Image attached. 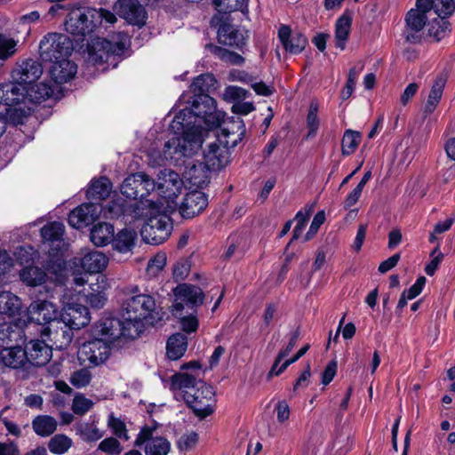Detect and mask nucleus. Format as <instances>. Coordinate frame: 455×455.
<instances>
[{"label":"nucleus","mask_w":455,"mask_h":455,"mask_svg":"<svg viewBox=\"0 0 455 455\" xmlns=\"http://www.w3.org/2000/svg\"><path fill=\"white\" fill-rule=\"evenodd\" d=\"M224 114L217 110L216 101L207 93L193 97L191 108L181 109L173 118L172 126L176 124L190 125L200 118L209 128L218 127L223 120Z\"/></svg>","instance_id":"f257e3e1"},{"label":"nucleus","mask_w":455,"mask_h":455,"mask_svg":"<svg viewBox=\"0 0 455 455\" xmlns=\"http://www.w3.org/2000/svg\"><path fill=\"white\" fill-rule=\"evenodd\" d=\"M129 46L130 38L124 32L115 33L109 38L97 37L89 45V60L94 65L107 63L116 68Z\"/></svg>","instance_id":"f03ea898"},{"label":"nucleus","mask_w":455,"mask_h":455,"mask_svg":"<svg viewBox=\"0 0 455 455\" xmlns=\"http://www.w3.org/2000/svg\"><path fill=\"white\" fill-rule=\"evenodd\" d=\"M156 312V300L149 294H137L127 298L122 304V315L132 326L131 336H139L144 327L143 321L153 324Z\"/></svg>","instance_id":"7ed1b4c3"},{"label":"nucleus","mask_w":455,"mask_h":455,"mask_svg":"<svg viewBox=\"0 0 455 455\" xmlns=\"http://www.w3.org/2000/svg\"><path fill=\"white\" fill-rule=\"evenodd\" d=\"M172 129L180 131L182 137H172L164 143V156L165 159H172L176 155L179 156H189L195 154L203 144V132L200 124L190 125L176 124L172 125Z\"/></svg>","instance_id":"20e7f679"},{"label":"nucleus","mask_w":455,"mask_h":455,"mask_svg":"<svg viewBox=\"0 0 455 455\" xmlns=\"http://www.w3.org/2000/svg\"><path fill=\"white\" fill-rule=\"evenodd\" d=\"M431 0H416L415 8L405 15L403 36L407 43L419 44L425 37V27L432 15Z\"/></svg>","instance_id":"39448f33"},{"label":"nucleus","mask_w":455,"mask_h":455,"mask_svg":"<svg viewBox=\"0 0 455 455\" xmlns=\"http://www.w3.org/2000/svg\"><path fill=\"white\" fill-rule=\"evenodd\" d=\"M72 49V42L68 36L54 32L45 35L39 44L41 60L50 63L68 58Z\"/></svg>","instance_id":"423d86ee"},{"label":"nucleus","mask_w":455,"mask_h":455,"mask_svg":"<svg viewBox=\"0 0 455 455\" xmlns=\"http://www.w3.org/2000/svg\"><path fill=\"white\" fill-rule=\"evenodd\" d=\"M132 326L124 318L104 317L100 319L93 328L94 336L106 341L109 345L121 338L135 339L138 336H131Z\"/></svg>","instance_id":"0eeeda50"},{"label":"nucleus","mask_w":455,"mask_h":455,"mask_svg":"<svg viewBox=\"0 0 455 455\" xmlns=\"http://www.w3.org/2000/svg\"><path fill=\"white\" fill-rule=\"evenodd\" d=\"M183 397L196 416L204 419L212 413L214 391L212 386L199 380L197 387L193 391H186Z\"/></svg>","instance_id":"6e6552de"},{"label":"nucleus","mask_w":455,"mask_h":455,"mask_svg":"<svg viewBox=\"0 0 455 455\" xmlns=\"http://www.w3.org/2000/svg\"><path fill=\"white\" fill-rule=\"evenodd\" d=\"M172 230L171 218L165 214H157L150 217L143 225L140 235L147 243L157 245L168 239Z\"/></svg>","instance_id":"1a4fd4ad"},{"label":"nucleus","mask_w":455,"mask_h":455,"mask_svg":"<svg viewBox=\"0 0 455 455\" xmlns=\"http://www.w3.org/2000/svg\"><path fill=\"white\" fill-rule=\"evenodd\" d=\"M175 297L172 305V312H196V308L200 307L204 299L203 290L196 285L189 283L179 284L173 290Z\"/></svg>","instance_id":"9d476101"},{"label":"nucleus","mask_w":455,"mask_h":455,"mask_svg":"<svg viewBox=\"0 0 455 455\" xmlns=\"http://www.w3.org/2000/svg\"><path fill=\"white\" fill-rule=\"evenodd\" d=\"M211 26L217 28L218 41L220 44L242 49L248 38L244 30L239 29L228 22L225 15H214L211 20Z\"/></svg>","instance_id":"9b49d317"},{"label":"nucleus","mask_w":455,"mask_h":455,"mask_svg":"<svg viewBox=\"0 0 455 455\" xmlns=\"http://www.w3.org/2000/svg\"><path fill=\"white\" fill-rule=\"evenodd\" d=\"M120 189L127 198L144 199L156 189V181L144 172H137L128 176Z\"/></svg>","instance_id":"f8f14e48"},{"label":"nucleus","mask_w":455,"mask_h":455,"mask_svg":"<svg viewBox=\"0 0 455 455\" xmlns=\"http://www.w3.org/2000/svg\"><path fill=\"white\" fill-rule=\"evenodd\" d=\"M41 336L56 349L67 348L73 339V329L61 317L41 329Z\"/></svg>","instance_id":"ddd939ff"},{"label":"nucleus","mask_w":455,"mask_h":455,"mask_svg":"<svg viewBox=\"0 0 455 455\" xmlns=\"http://www.w3.org/2000/svg\"><path fill=\"white\" fill-rule=\"evenodd\" d=\"M90 8H77L72 10L67 16L65 20V29L67 32L77 36H85L96 29L92 22Z\"/></svg>","instance_id":"4468645a"},{"label":"nucleus","mask_w":455,"mask_h":455,"mask_svg":"<svg viewBox=\"0 0 455 455\" xmlns=\"http://www.w3.org/2000/svg\"><path fill=\"white\" fill-rule=\"evenodd\" d=\"M110 353V345L95 336L85 342L79 350V359L88 363L89 366H98L106 362Z\"/></svg>","instance_id":"2eb2a0df"},{"label":"nucleus","mask_w":455,"mask_h":455,"mask_svg":"<svg viewBox=\"0 0 455 455\" xmlns=\"http://www.w3.org/2000/svg\"><path fill=\"white\" fill-rule=\"evenodd\" d=\"M182 188L183 180L176 172L164 169L157 174L156 189L162 197L168 201L172 202L181 193Z\"/></svg>","instance_id":"dca6fc26"},{"label":"nucleus","mask_w":455,"mask_h":455,"mask_svg":"<svg viewBox=\"0 0 455 455\" xmlns=\"http://www.w3.org/2000/svg\"><path fill=\"white\" fill-rule=\"evenodd\" d=\"M155 428L144 427L139 433L135 442V446H141L145 443L146 455H167L171 450L170 442L164 437H153Z\"/></svg>","instance_id":"f3484780"},{"label":"nucleus","mask_w":455,"mask_h":455,"mask_svg":"<svg viewBox=\"0 0 455 455\" xmlns=\"http://www.w3.org/2000/svg\"><path fill=\"white\" fill-rule=\"evenodd\" d=\"M113 10L132 25L143 26L147 20V12L138 0H117Z\"/></svg>","instance_id":"a211bd4d"},{"label":"nucleus","mask_w":455,"mask_h":455,"mask_svg":"<svg viewBox=\"0 0 455 455\" xmlns=\"http://www.w3.org/2000/svg\"><path fill=\"white\" fill-rule=\"evenodd\" d=\"M28 317L30 322L44 327L58 319V311L53 303L38 299L28 307Z\"/></svg>","instance_id":"6ab92c4d"},{"label":"nucleus","mask_w":455,"mask_h":455,"mask_svg":"<svg viewBox=\"0 0 455 455\" xmlns=\"http://www.w3.org/2000/svg\"><path fill=\"white\" fill-rule=\"evenodd\" d=\"M208 205L206 195L198 190L186 194L179 206V212L183 218L190 219L200 214Z\"/></svg>","instance_id":"aec40b11"},{"label":"nucleus","mask_w":455,"mask_h":455,"mask_svg":"<svg viewBox=\"0 0 455 455\" xmlns=\"http://www.w3.org/2000/svg\"><path fill=\"white\" fill-rule=\"evenodd\" d=\"M43 340L32 339L26 345V352L28 363L34 366H43L46 364L52 358V347Z\"/></svg>","instance_id":"412c9836"},{"label":"nucleus","mask_w":455,"mask_h":455,"mask_svg":"<svg viewBox=\"0 0 455 455\" xmlns=\"http://www.w3.org/2000/svg\"><path fill=\"white\" fill-rule=\"evenodd\" d=\"M43 74V68L39 61L28 59L19 64L18 68L13 71V78L20 84H31L36 82Z\"/></svg>","instance_id":"4be33fe9"},{"label":"nucleus","mask_w":455,"mask_h":455,"mask_svg":"<svg viewBox=\"0 0 455 455\" xmlns=\"http://www.w3.org/2000/svg\"><path fill=\"white\" fill-rule=\"evenodd\" d=\"M28 92V87L16 82L0 84V104L5 108L22 102Z\"/></svg>","instance_id":"5701e85b"},{"label":"nucleus","mask_w":455,"mask_h":455,"mask_svg":"<svg viewBox=\"0 0 455 455\" xmlns=\"http://www.w3.org/2000/svg\"><path fill=\"white\" fill-rule=\"evenodd\" d=\"M108 259L104 253L98 251L84 252L80 258H75V264L88 273L96 274L103 271L108 266Z\"/></svg>","instance_id":"b1692460"},{"label":"nucleus","mask_w":455,"mask_h":455,"mask_svg":"<svg viewBox=\"0 0 455 455\" xmlns=\"http://www.w3.org/2000/svg\"><path fill=\"white\" fill-rule=\"evenodd\" d=\"M24 343L25 334L20 323L9 322L0 324V347L4 348Z\"/></svg>","instance_id":"393cba45"},{"label":"nucleus","mask_w":455,"mask_h":455,"mask_svg":"<svg viewBox=\"0 0 455 455\" xmlns=\"http://www.w3.org/2000/svg\"><path fill=\"white\" fill-rule=\"evenodd\" d=\"M97 217L96 205L93 204H84L76 207L69 213L68 223L76 228H80L93 223Z\"/></svg>","instance_id":"a878e982"},{"label":"nucleus","mask_w":455,"mask_h":455,"mask_svg":"<svg viewBox=\"0 0 455 455\" xmlns=\"http://www.w3.org/2000/svg\"><path fill=\"white\" fill-rule=\"evenodd\" d=\"M76 63L69 60L68 58L54 61L49 68L50 76L56 84H64L70 81L76 76Z\"/></svg>","instance_id":"bb28decb"},{"label":"nucleus","mask_w":455,"mask_h":455,"mask_svg":"<svg viewBox=\"0 0 455 455\" xmlns=\"http://www.w3.org/2000/svg\"><path fill=\"white\" fill-rule=\"evenodd\" d=\"M204 164L212 171L220 170L229 162L228 149L218 143H211L204 153Z\"/></svg>","instance_id":"cd10ccee"},{"label":"nucleus","mask_w":455,"mask_h":455,"mask_svg":"<svg viewBox=\"0 0 455 455\" xmlns=\"http://www.w3.org/2000/svg\"><path fill=\"white\" fill-rule=\"evenodd\" d=\"M278 37L284 49L291 54L300 53L307 44V38L300 33L291 34L288 26L283 25L279 28Z\"/></svg>","instance_id":"c85d7f7f"},{"label":"nucleus","mask_w":455,"mask_h":455,"mask_svg":"<svg viewBox=\"0 0 455 455\" xmlns=\"http://www.w3.org/2000/svg\"><path fill=\"white\" fill-rule=\"evenodd\" d=\"M65 226L60 222H51L41 228V235L44 243L52 248V251H60L63 243V235Z\"/></svg>","instance_id":"c756f323"},{"label":"nucleus","mask_w":455,"mask_h":455,"mask_svg":"<svg viewBox=\"0 0 455 455\" xmlns=\"http://www.w3.org/2000/svg\"><path fill=\"white\" fill-rule=\"evenodd\" d=\"M24 344H17L14 346L4 347L0 352V358L3 363L10 368L17 369L25 365L28 362Z\"/></svg>","instance_id":"7c9ffc66"},{"label":"nucleus","mask_w":455,"mask_h":455,"mask_svg":"<svg viewBox=\"0 0 455 455\" xmlns=\"http://www.w3.org/2000/svg\"><path fill=\"white\" fill-rule=\"evenodd\" d=\"M245 132L246 129L243 121L237 117L229 122L227 127L222 129L221 135L225 140L220 141L225 144L224 147H226V148H235L243 140Z\"/></svg>","instance_id":"2f4dec72"},{"label":"nucleus","mask_w":455,"mask_h":455,"mask_svg":"<svg viewBox=\"0 0 455 455\" xmlns=\"http://www.w3.org/2000/svg\"><path fill=\"white\" fill-rule=\"evenodd\" d=\"M210 170L204 163L198 162L188 167L185 178L192 187L203 188L210 181Z\"/></svg>","instance_id":"473e14b6"},{"label":"nucleus","mask_w":455,"mask_h":455,"mask_svg":"<svg viewBox=\"0 0 455 455\" xmlns=\"http://www.w3.org/2000/svg\"><path fill=\"white\" fill-rule=\"evenodd\" d=\"M22 309L21 299L8 291H0V315L12 318L20 314Z\"/></svg>","instance_id":"72a5a7b5"},{"label":"nucleus","mask_w":455,"mask_h":455,"mask_svg":"<svg viewBox=\"0 0 455 455\" xmlns=\"http://www.w3.org/2000/svg\"><path fill=\"white\" fill-rule=\"evenodd\" d=\"M61 317L73 330H79L90 323L88 308L84 306L68 307V311L61 315Z\"/></svg>","instance_id":"f704fd0d"},{"label":"nucleus","mask_w":455,"mask_h":455,"mask_svg":"<svg viewBox=\"0 0 455 455\" xmlns=\"http://www.w3.org/2000/svg\"><path fill=\"white\" fill-rule=\"evenodd\" d=\"M446 78L443 75H439L435 79L430 92L428 94L427 100L424 107L423 114L425 117L431 115L435 111L437 105L439 104L443 96Z\"/></svg>","instance_id":"c9c22d12"},{"label":"nucleus","mask_w":455,"mask_h":455,"mask_svg":"<svg viewBox=\"0 0 455 455\" xmlns=\"http://www.w3.org/2000/svg\"><path fill=\"white\" fill-rule=\"evenodd\" d=\"M137 240V232L132 228H125L120 230L113 238V247L115 250L125 253L131 251L135 246Z\"/></svg>","instance_id":"e433bc0d"},{"label":"nucleus","mask_w":455,"mask_h":455,"mask_svg":"<svg viewBox=\"0 0 455 455\" xmlns=\"http://www.w3.org/2000/svg\"><path fill=\"white\" fill-rule=\"evenodd\" d=\"M91 241L96 246H105L114 238V227L107 222H100L91 229Z\"/></svg>","instance_id":"4c0bfd02"},{"label":"nucleus","mask_w":455,"mask_h":455,"mask_svg":"<svg viewBox=\"0 0 455 455\" xmlns=\"http://www.w3.org/2000/svg\"><path fill=\"white\" fill-rule=\"evenodd\" d=\"M188 347L187 337L182 333H175L172 335L166 344V354L169 359H180Z\"/></svg>","instance_id":"58836bf2"},{"label":"nucleus","mask_w":455,"mask_h":455,"mask_svg":"<svg viewBox=\"0 0 455 455\" xmlns=\"http://www.w3.org/2000/svg\"><path fill=\"white\" fill-rule=\"evenodd\" d=\"M427 27V35L437 42L445 37L451 31L450 22L442 16H431Z\"/></svg>","instance_id":"ea45409f"},{"label":"nucleus","mask_w":455,"mask_h":455,"mask_svg":"<svg viewBox=\"0 0 455 455\" xmlns=\"http://www.w3.org/2000/svg\"><path fill=\"white\" fill-rule=\"evenodd\" d=\"M57 420L49 415H38L32 420L34 432L42 437L53 434L57 429Z\"/></svg>","instance_id":"a19ab883"},{"label":"nucleus","mask_w":455,"mask_h":455,"mask_svg":"<svg viewBox=\"0 0 455 455\" xmlns=\"http://www.w3.org/2000/svg\"><path fill=\"white\" fill-rule=\"evenodd\" d=\"M20 277L27 285L35 287L44 283L48 276L41 267L29 266L20 270Z\"/></svg>","instance_id":"79ce46f5"},{"label":"nucleus","mask_w":455,"mask_h":455,"mask_svg":"<svg viewBox=\"0 0 455 455\" xmlns=\"http://www.w3.org/2000/svg\"><path fill=\"white\" fill-rule=\"evenodd\" d=\"M196 379V375L188 372L175 373L171 379L172 389L181 390L183 395H186V391H193L197 387L199 380Z\"/></svg>","instance_id":"37998d69"},{"label":"nucleus","mask_w":455,"mask_h":455,"mask_svg":"<svg viewBox=\"0 0 455 455\" xmlns=\"http://www.w3.org/2000/svg\"><path fill=\"white\" fill-rule=\"evenodd\" d=\"M206 49L214 56L226 63L237 66L243 65L244 63V58L242 55L226 48L209 44L206 45Z\"/></svg>","instance_id":"c03bdc74"},{"label":"nucleus","mask_w":455,"mask_h":455,"mask_svg":"<svg viewBox=\"0 0 455 455\" xmlns=\"http://www.w3.org/2000/svg\"><path fill=\"white\" fill-rule=\"evenodd\" d=\"M217 80L209 73L203 74L196 77L191 84V90L194 96L201 95V93L211 92L216 89Z\"/></svg>","instance_id":"a18cd8bd"},{"label":"nucleus","mask_w":455,"mask_h":455,"mask_svg":"<svg viewBox=\"0 0 455 455\" xmlns=\"http://www.w3.org/2000/svg\"><path fill=\"white\" fill-rule=\"evenodd\" d=\"M111 190V183L106 177L93 180L87 190V197L93 200L106 199Z\"/></svg>","instance_id":"49530a36"},{"label":"nucleus","mask_w":455,"mask_h":455,"mask_svg":"<svg viewBox=\"0 0 455 455\" xmlns=\"http://www.w3.org/2000/svg\"><path fill=\"white\" fill-rule=\"evenodd\" d=\"M352 18L347 12L340 16L336 22L335 37L336 45L341 50L345 49V43L348 37Z\"/></svg>","instance_id":"de8ad7c7"},{"label":"nucleus","mask_w":455,"mask_h":455,"mask_svg":"<svg viewBox=\"0 0 455 455\" xmlns=\"http://www.w3.org/2000/svg\"><path fill=\"white\" fill-rule=\"evenodd\" d=\"M249 0H214L215 8L219 13L217 15H225L228 17V13L235 11H241L242 12H248L247 4Z\"/></svg>","instance_id":"09e8293b"},{"label":"nucleus","mask_w":455,"mask_h":455,"mask_svg":"<svg viewBox=\"0 0 455 455\" xmlns=\"http://www.w3.org/2000/svg\"><path fill=\"white\" fill-rule=\"evenodd\" d=\"M362 140V135L359 132L354 130H346L342 141H341V153L343 156L352 155L357 147L359 146Z\"/></svg>","instance_id":"8fccbe9b"},{"label":"nucleus","mask_w":455,"mask_h":455,"mask_svg":"<svg viewBox=\"0 0 455 455\" xmlns=\"http://www.w3.org/2000/svg\"><path fill=\"white\" fill-rule=\"evenodd\" d=\"M76 432L83 441L86 443L96 442L103 437L104 433L93 423H80L76 427Z\"/></svg>","instance_id":"3c124183"},{"label":"nucleus","mask_w":455,"mask_h":455,"mask_svg":"<svg viewBox=\"0 0 455 455\" xmlns=\"http://www.w3.org/2000/svg\"><path fill=\"white\" fill-rule=\"evenodd\" d=\"M72 440L63 434H59L51 438L48 443V448L53 454H64L72 446Z\"/></svg>","instance_id":"603ef678"},{"label":"nucleus","mask_w":455,"mask_h":455,"mask_svg":"<svg viewBox=\"0 0 455 455\" xmlns=\"http://www.w3.org/2000/svg\"><path fill=\"white\" fill-rule=\"evenodd\" d=\"M173 315L180 320V326L183 331L191 333L196 331L198 328V320L196 318V312L185 311V312H172Z\"/></svg>","instance_id":"864d4df0"},{"label":"nucleus","mask_w":455,"mask_h":455,"mask_svg":"<svg viewBox=\"0 0 455 455\" xmlns=\"http://www.w3.org/2000/svg\"><path fill=\"white\" fill-rule=\"evenodd\" d=\"M319 106L317 101H311L308 113L307 116V126L308 128V132L307 137L313 138L316 135L318 128H319V119L317 116Z\"/></svg>","instance_id":"5fc2aeb1"},{"label":"nucleus","mask_w":455,"mask_h":455,"mask_svg":"<svg viewBox=\"0 0 455 455\" xmlns=\"http://www.w3.org/2000/svg\"><path fill=\"white\" fill-rule=\"evenodd\" d=\"M17 41L4 34H0V61H5L17 51Z\"/></svg>","instance_id":"6e6d98bb"},{"label":"nucleus","mask_w":455,"mask_h":455,"mask_svg":"<svg viewBox=\"0 0 455 455\" xmlns=\"http://www.w3.org/2000/svg\"><path fill=\"white\" fill-rule=\"evenodd\" d=\"M432 15L447 18L451 16L455 10L454 0H431Z\"/></svg>","instance_id":"4d7b16f0"},{"label":"nucleus","mask_w":455,"mask_h":455,"mask_svg":"<svg viewBox=\"0 0 455 455\" xmlns=\"http://www.w3.org/2000/svg\"><path fill=\"white\" fill-rule=\"evenodd\" d=\"M91 12V19H92V23L96 27H100L103 20H106L108 23L113 24L115 23L117 19L116 15L104 8L95 9V8H90Z\"/></svg>","instance_id":"13d9d810"},{"label":"nucleus","mask_w":455,"mask_h":455,"mask_svg":"<svg viewBox=\"0 0 455 455\" xmlns=\"http://www.w3.org/2000/svg\"><path fill=\"white\" fill-rule=\"evenodd\" d=\"M312 211H313V208L310 207L308 210H306L305 212L302 211H299L296 214L295 220L297 221V224L293 229L292 238L290 241V243H288V245L286 246V249L289 247V245L291 244V243L292 241L297 240L301 235L305 227H306V224L311 215Z\"/></svg>","instance_id":"bf43d9fd"},{"label":"nucleus","mask_w":455,"mask_h":455,"mask_svg":"<svg viewBox=\"0 0 455 455\" xmlns=\"http://www.w3.org/2000/svg\"><path fill=\"white\" fill-rule=\"evenodd\" d=\"M108 426L112 429L116 437L124 439L125 441L130 439L125 423L120 419L116 418L113 413L108 416Z\"/></svg>","instance_id":"052dcab7"},{"label":"nucleus","mask_w":455,"mask_h":455,"mask_svg":"<svg viewBox=\"0 0 455 455\" xmlns=\"http://www.w3.org/2000/svg\"><path fill=\"white\" fill-rule=\"evenodd\" d=\"M93 404V402L84 395H77L73 399L72 411L75 414L81 416L89 411Z\"/></svg>","instance_id":"680f3d73"},{"label":"nucleus","mask_w":455,"mask_h":455,"mask_svg":"<svg viewBox=\"0 0 455 455\" xmlns=\"http://www.w3.org/2000/svg\"><path fill=\"white\" fill-rule=\"evenodd\" d=\"M98 450L109 455H118L122 452L123 448L116 438L108 437L100 443Z\"/></svg>","instance_id":"e2e57ef3"},{"label":"nucleus","mask_w":455,"mask_h":455,"mask_svg":"<svg viewBox=\"0 0 455 455\" xmlns=\"http://www.w3.org/2000/svg\"><path fill=\"white\" fill-rule=\"evenodd\" d=\"M92 379V374L87 369L76 371L70 377V382L76 387L87 386Z\"/></svg>","instance_id":"0e129e2a"},{"label":"nucleus","mask_w":455,"mask_h":455,"mask_svg":"<svg viewBox=\"0 0 455 455\" xmlns=\"http://www.w3.org/2000/svg\"><path fill=\"white\" fill-rule=\"evenodd\" d=\"M248 92L238 86H228L223 93V98L227 101H236L244 100Z\"/></svg>","instance_id":"69168bd1"},{"label":"nucleus","mask_w":455,"mask_h":455,"mask_svg":"<svg viewBox=\"0 0 455 455\" xmlns=\"http://www.w3.org/2000/svg\"><path fill=\"white\" fill-rule=\"evenodd\" d=\"M3 116L6 118L7 124L18 125L23 124L25 116L22 110L17 108H4Z\"/></svg>","instance_id":"338daca9"},{"label":"nucleus","mask_w":455,"mask_h":455,"mask_svg":"<svg viewBox=\"0 0 455 455\" xmlns=\"http://www.w3.org/2000/svg\"><path fill=\"white\" fill-rule=\"evenodd\" d=\"M198 441V435L195 432L185 434L178 441V447L181 451H188L193 448Z\"/></svg>","instance_id":"774afa93"}]
</instances>
